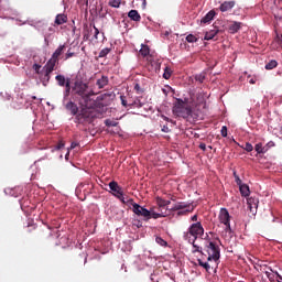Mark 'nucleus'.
<instances>
[{
	"mask_svg": "<svg viewBox=\"0 0 282 282\" xmlns=\"http://www.w3.org/2000/svg\"><path fill=\"white\" fill-rule=\"evenodd\" d=\"M55 82L57 86L64 87V97H68L69 94L73 95L78 105H80L82 110L94 109L96 107V100L93 98L96 96L93 88H89V83H85L78 77L75 78L72 86V79L66 78L65 75L55 76Z\"/></svg>",
	"mask_w": 282,
	"mask_h": 282,
	"instance_id": "obj_1",
	"label": "nucleus"
},
{
	"mask_svg": "<svg viewBox=\"0 0 282 282\" xmlns=\"http://www.w3.org/2000/svg\"><path fill=\"white\" fill-rule=\"evenodd\" d=\"M172 113L176 117L188 120L189 122H195L197 120L198 115L192 110L188 102L183 99H176L174 106L172 107Z\"/></svg>",
	"mask_w": 282,
	"mask_h": 282,
	"instance_id": "obj_2",
	"label": "nucleus"
},
{
	"mask_svg": "<svg viewBox=\"0 0 282 282\" xmlns=\"http://www.w3.org/2000/svg\"><path fill=\"white\" fill-rule=\"evenodd\" d=\"M205 248L207 249V261L204 262L202 259L196 260L198 262V265H200L203 269H205L206 272H210L212 269H215V265H213V262L218 265V261L220 258V251L219 247L215 242H208Z\"/></svg>",
	"mask_w": 282,
	"mask_h": 282,
	"instance_id": "obj_3",
	"label": "nucleus"
},
{
	"mask_svg": "<svg viewBox=\"0 0 282 282\" xmlns=\"http://www.w3.org/2000/svg\"><path fill=\"white\" fill-rule=\"evenodd\" d=\"M202 236H204V227H202V223H193L189 226L188 231L184 232L183 238L188 242H193Z\"/></svg>",
	"mask_w": 282,
	"mask_h": 282,
	"instance_id": "obj_4",
	"label": "nucleus"
},
{
	"mask_svg": "<svg viewBox=\"0 0 282 282\" xmlns=\"http://www.w3.org/2000/svg\"><path fill=\"white\" fill-rule=\"evenodd\" d=\"M219 219V224H223L225 226V232L230 234L231 227H230V213L226 208L219 209V215L217 217Z\"/></svg>",
	"mask_w": 282,
	"mask_h": 282,
	"instance_id": "obj_5",
	"label": "nucleus"
},
{
	"mask_svg": "<svg viewBox=\"0 0 282 282\" xmlns=\"http://www.w3.org/2000/svg\"><path fill=\"white\" fill-rule=\"evenodd\" d=\"M152 212L153 209L148 210L147 208L140 206V204H134V206H132V213H134L135 216L144 217L147 220H150V214Z\"/></svg>",
	"mask_w": 282,
	"mask_h": 282,
	"instance_id": "obj_6",
	"label": "nucleus"
},
{
	"mask_svg": "<svg viewBox=\"0 0 282 282\" xmlns=\"http://www.w3.org/2000/svg\"><path fill=\"white\" fill-rule=\"evenodd\" d=\"M192 204L189 203H184V202H180L174 204V206H172L171 209H167V212H177V210H187V209H192Z\"/></svg>",
	"mask_w": 282,
	"mask_h": 282,
	"instance_id": "obj_7",
	"label": "nucleus"
},
{
	"mask_svg": "<svg viewBox=\"0 0 282 282\" xmlns=\"http://www.w3.org/2000/svg\"><path fill=\"white\" fill-rule=\"evenodd\" d=\"M156 210H169L167 206L171 204V200H165L164 198L156 196Z\"/></svg>",
	"mask_w": 282,
	"mask_h": 282,
	"instance_id": "obj_8",
	"label": "nucleus"
},
{
	"mask_svg": "<svg viewBox=\"0 0 282 282\" xmlns=\"http://www.w3.org/2000/svg\"><path fill=\"white\" fill-rule=\"evenodd\" d=\"M259 200L256 197L250 196L247 198V206L250 210V213L256 214V210L258 209Z\"/></svg>",
	"mask_w": 282,
	"mask_h": 282,
	"instance_id": "obj_9",
	"label": "nucleus"
},
{
	"mask_svg": "<svg viewBox=\"0 0 282 282\" xmlns=\"http://www.w3.org/2000/svg\"><path fill=\"white\" fill-rule=\"evenodd\" d=\"M57 62H59V59H57V58L48 59L47 64H45V66H43V69H45V72L47 74H52V72H54V67H56Z\"/></svg>",
	"mask_w": 282,
	"mask_h": 282,
	"instance_id": "obj_10",
	"label": "nucleus"
},
{
	"mask_svg": "<svg viewBox=\"0 0 282 282\" xmlns=\"http://www.w3.org/2000/svg\"><path fill=\"white\" fill-rule=\"evenodd\" d=\"M139 54H141L143 58H147L148 62L152 63V54H150V48L148 45L142 44Z\"/></svg>",
	"mask_w": 282,
	"mask_h": 282,
	"instance_id": "obj_11",
	"label": "nucleus"
},
{
	"mask_svg": "<svg viewBox=\"0 0 282 282\" xmlns=\"http://www.w3.org/2000/svg\"><path fill=\"white\" fill-rule=\"evenodd\" d=\"M109 186H110V191L113 192V196L123 195L122 187H120L119 183H117L116 181H111Z\"/></svg>",
	"mask_w": 282,
	"mask_h": 282,
	"instance_id": "obj_12",
	"label": "nucleus"
},
{
	"mask_svg": "<svg viewBox=\"0 0 282 282\" xmlns=\"http://www.w3.org/2000/svg\"><path fill=\"white\" fill-rule=\"evenodd\" d=\"M159 210V213H156V212H154V210H152L151 213H150V219H159V218H163V217H167L169 216V214H167V209H158Z\"/></svg>",
	"mask_w": 282,
	"mask_h": 282,
	"instance_id": "obj_13",
	"label": "nucleus"
},
{
	"mask_svg": "<svg viewBox=\"0 0 282 282\" xmlns=\"http://www.w3.org/2000/svg\"><path fill=\"white\" fill-rule=\"evenodd\" d=\"M218 33H221V30H219L218 28H214L213 30L205 32L204 40L212 41L215 39L216 35H218Z\"/></svg>",
	"mask_w": 282,
	"mask_h": 282,
	"instance_id": "obj_14",
	"label": "nucleus"
},
{
	"mask_svg": "<svg viewBox=\"0 0 282 282\" xmlns=\"http://www.w3.org/2000/svg\"><path fill=\"white\" fill-rule=\"evenodd\" d=\"M215 17H216L215 10H210L209 12H207V14L204 15V18H202L200 23L208 24L215 19Z\"/></svg>",
	"mask_w": 282,
	"mask_h": 282,
	"instance_id": "obj_15",
	"label": "nucleus"
},
{
	"mask_svg": "<svg viewBox=\"0 0 282 282\" xmlns=\"http://www.w3.org/2000/svg\"><path fill=\"white\" fill-rule=\"evenodd\" d=\"M108 83H109L108 76L101 75V77L96 80V86L97 88L102 89L108 86Z\"/></svg>",
	"mask_w": 282,
	"mask_h": 282,
	"instance_id": "obj_16",
	"label": "nucleus"
},
{
	"mask_svg": "<svg viewBox=\"0 0 282 282\" xmlns=\"http://www.w3.org/2000/svg\"><path fill=\"white\" fill-rule=\"evenodd\" d=\"M115 197H117L118 200L121 202V204H126L127 206H132L133 207L134 204H137V203H134V200L132 198L126 197V196H123V194L115 195Z\"/></svg>",
	"mask_w": 282,
	"mask_h": 282,
	"instance_id": "obj_17",
	"label": "nucleus"
},
{
	"mask_svg": "<svg viewBox=\"0 0 282 282\" xmlns=\"http://www.w3.org/2000/svg\"><path fill=\"white\" fill-rule=\"evenodd\" d=\"M235 7V1H225L219 6V11L229 12Z\"/></svg>",
	"mask_w": 282,
	"mask_h": 282,
	"instance_id": "obj_18",
	"label": "nucleus"
},
{
	"mask_svg": "<svg viewBox=\"0 0 282 282\" xmlns=\"http://www.w3.org/2000/svg\"><path fill=\"white\" fill-rule=\"evenodd\" d=\"M65 44H61L59 47L55 48V52L52 54L51 59H59V56L65 53Z\"/></svg>",
	"mask_w": 282,
	"mask_h": 282,
	"instance_id": "obj_19",
	"label": "nucleus"
},
{
	"mask_svg": "<svg viewBox=\"0 0 282 282\" xmlns=\"http://www.w3.org/2000/svg\"><path fill=\"white\" fill-rule=\"evenodd\" d=\"M127 17H129L130 21H132V22L141 21V15L138 12V10H130L129 13L127 14Z\"/></svg>",
	"mask_w": 282,
	"mask_h": 282,
	"instance_id": "obj_20",
	"label": "nucleus"
},
{
	"mask_svg": "<svg viewBox=\"0 0 282 282\" xmlns=\"http://www.w3.org/2000/svg\"><path fill=\"white\" fill-rule=\"evenodd\" d=\"M68 22V17L66 14H57L55 15V25H63Z\"/></svg>",
	"mask_w": 282,
	"mask_h": 282,
	"instance_id": "obj_21",
	"label": "nucleus"
},
{
	"mask_svg": "<svg viewBox=\"0 0 282 282\" xmlns=\"http://www.w3.org/2000/svg\"><path fill=\"white\" fill-rule=\"evenodd\" d=\"M241 25H242V23H240V22H234V23L229 24V26H228L229 33H231V34L238 33Z\"/></svg>",
	"mask_w": 282,
	"mask_h": 282,
	"instance_id": "obj_22",
	"label": "nucleus"
},
{
	"mask_svg": "<svg viewBox=\"0 0 282 282\" xmlns=\"http://www.w3.org/2000/svg\"><path fill=\"white\" fill-rule=\"evenodd\" d=\"M66 109L72 112L73 116L78 113V107L74 101L66 104Z\"/></svg>",
	"mask_w": 282,
	"mask_h": 282,
	"instance_id": "obj_23",
	"label": "nucleus"
},
{
	"mask_svg": "<svg viewBox=\"0 0 282 282\" xmlns=\"http://www.w3.org/2000/svg\"><path fill=\"white\" fill-rule=\"evenodd\" d=\"M239 191H240V195H242V197H249V195L251 194V191L249 189L248 185H239Z\"/></svg>",
	"mask_w": 282,
	"mask_h": 282,
	"instance_id": "obj_24",
	"label": "nucleus"
},
{
	"mask_svg": "<svg viewBox=\"0 0 282 282\" xmlns=\"http://www.w3.org/2000/svg\"><path fill=\"white\" fill-rule=\"evenodd\" d=\"M196 107H198V109H206V99H204V96H198Z\"/></svg>",
	"mask_w": 282,
	"mask_h": 282,
	"instance_id": "obj_25",
	"label": "nucleus"
},
{
	"mask_svg": "<svg viewBox=\"0 0 282 282\" xmlns=\"http://www.w3.org/2000/svg\"><path fill=\"white\" fill-rule=\"evenodd\" d=\"M253 150L256 151V153L258 154H264L267 153V149L263 148V143H257L253 148Z\"/></svg>",
	"mask_w": 282,
	"mask_h": 282,
	"instance_id": "obj_26",
	"label": "nucleus"
},
{
	"mask_svg": "<svg viewBox=\"0 0 282 282\" xmlns=\"http://www.w3.org/2000/svg\"><path fill=\"white\" fill-rule=\"evenodd\" d=\"M87 119L88 117L84 112H82L80 115H76V122H78V124H83L87 121Z\"/></svg>",
	"mask_w": 282,
	"mask_h": 282,
	"instance_id": "obj_27",
	"label": "nucleus"
},
{
	"mask_svg": "<svg viewBox=\"0 0 282 282\" xmlns=\"http://www.w3.org/2000/svg\"><path fill=\"white\" fill-rule=\"evenodd\" d=\"M278 63L275 59H271L270 62H268V64L264 66V69L267 70H272L276 67Z\"/></svg>",
	"mask_w": 282,
	"mask_h": 282,
	"instance_id": "obj_28",
	"label": "nucleus"
},
{
	"mask_svg": "<svg viewBox=\"0 0 282 282\" xmlns=\"http://www.w3.org/2000/svg\"><path fill=\"white\" fill-rule=\"evenodd\" d=\"M173 74V70H171L170 67L163 68V78L165 80H169L171 78V75Z\"/></svg>",
	"mask_w": 282,
	"mask_h": 282,
	"instance_id": "obj_29",
	"label": "nucleus"
},
{
	"mask_svg": "<svg viewBox=\"0 0 282 282\" xmlns=\"http://www.w3.org/2000/svg\"><path fill=\"white\" fill-rule=\"evenodd\" d=\"M51 74L52 73L45 72V74L43 75L42 84L44 87L47 86L48 82L51 80Z\"/></svg>",
	"mask_w": 282,
	"mask_h": 282,
	"instance_id": "obj_30",
	"label": "nucleus"
},
{
	"mask_svg": "<svg viewBox=\"0 0 282 282\" xmlns=\"http://www.w3.org/2000/svg\"><path fill=\"white\" fill-rule=\"evenodd\" d=\"M121 3H122V0H110L108 4L113 9H119Z\"/></svg>",
	"mask_w": 282,
	"mask_h": 282,
	"instance_id": "obj_31",
	"label": "nucleus"
},
{
	"mask_svg": "<svg viewBox=\"0 0 282 282\" xmlns=\"http://www.w3.org/2000/svg\"><path fill=\"white\" fill-rule=\"evenodd\" d=\"M111 50L106 47V48H102L101 52H99V58H105L107 57L108 54H110Z\"/></svg>",
	"mask_w": 282,
	"mask_h": 282,
	"instance_id": "obj_32",
	"label": "nucleus"
},
{
	"mask_svg": "<svg viewBox=\"0 0 282 282\" xmlns=\"http://www.w3.org/2000/svg\"><path fill=\"white\" fill-rule=\"evenodd\" d=\"M105 124H106V127H117V126H119V122L118 121H113L111 119H106L105 120Z\"/></svg>",
	"mask_w": 282,
	"mask_h": 282,
	"instance_id": "obj_33",
	"label": "nucleus"
},
{
	"mask_svg": "<svg viewBox=\"0 0 282 282\" xmlns=\"http://www.w3.org/2000/svg\"><path fill=\"white\" fill-rule=\"evenodd\" d=\"M188 243H192V246H193V248L195 249V250H192V253H202V254H204L203 252H202V249H200V247L199 246H197V245H195V240L194 241H192V242H188Z\"/></svg>",
	"mask_w": 282,
	"mask_h": 282,
	"instance_id": "obj_34",
	"label": "nucleus"
},
{
	"mask_svg": "<svg viewBox=\"0 0 282 282\" xmlns=\"http://www.w3.org/2000/svg\"><path fill=\"white\" fill-rule=\"evenodd\" d=\"M154 241H155L156 243H159V246L167 247V242H166L163 238H161V237H156V238L154 239Z\"/></svg>",
	"mask_w": 282,
	"mask_h": 282,
	"instance_id": "obj_35",
	"label": "nucleus"
},
{
	"mask_svg": "<svg viewBox=\"0 0 282 282\" xmlns=\"http://www.w3.org/2000/svg\"><path fill=\"white\" fill-rule=\"evenodd\" d=\"M197 41H198V39L193 34H189L186 36V42H188V43H197Z\"/></svg>",
	"mask_w": 282,
	"mask_h": 282,
	"instance_id": "obj_36",
	"label": "nucleus"
},
{
	"mask_svg": "<svg viewBox=\"0 0 282 282\" xmlns=\"http://www.w3.org/2000/svg\"><path fill=\"white\" fill-rule=\"evenodd\" d=\"M274 17L275 20L282 21V8L275 10Z\"/></svg>",
	"mask_w": 282,
	"mask_h": 282,
	"instance_id": "obj_37",
	"label": "nucleus"
},
{
	"mask_svg": "<svg viewBox=\"0 0 282 282\" xmlns=\"http://www.w3.org/2000/svg\"><path fill=\"white\" fill-rule=\"evenodd\" d=\"M195 80L203 84L204 80H206V75H204V74L196 75Z\"/></svg>",
	"mask_w": 282,
	"mask_h": 282,
	"instance_id": "obj_38",
	"label": "nucleus"
},
{
	"mask_svg": "<svg viewBox=\"0 0 282 282\" xmlns=\"http://www.w3.org/2000/svg\"><path fill=\"white\" fill-rule=\"evenodd\" d=\"M253 149L254 148L252 147V144L250 142H247L246 145L243 147V150H246L247 153H251Z\"/></svg>",
	"mask_w": 282,
	"mask_h": 282,
	"instance_id": "obj_39",
	"label": "nucleus"
},
{
	"mask_svg": "<svg viewBox=\"0 0 282 282\" xmlns=\"http://www.w3.org/2000/svg\"><path fill=\"white\" fill-rule=\"evenodd\" d=\"M75 56V52L68 50V52H66L64 61L73 58Z\"/></svg>",
	"mask_w": 282,
	"mask_h": 282,
	"instance_id": "obj_40",
	"label": "nucleus"
},
{
	"mask_svg": "<svg viewBox=\"0 0 282 282\" xmlns=\"http://www.w3.org/2000/svg\"><path fill=\"white\" fill-rule=\"evenodd\" d=\"M192 212H193V207L192 209H184V210L177 212V216H185Z\"/></svg>",
	"mask_w": 282,
	"mask_h": 282,
	"instance_id": "obj_41",
	"label": "nucleus"
},
{
	"mask_svg": "<svg viewBox=\"0 0 282 282\" xmlns=\"http://www.w3.org/2000/svg\"><path fill=\"white\" fill-rule=\"evenodd\" d=\"M235 183H236L238 186L248 185V184H243V183H242V180H240V177L237 176V174H235Z\"/></svg>",
	"mask_w": 282,
	"mask_h": 282,
	"instance_id": "obj_42",
	"label": "nucleus"
},
{
	"mask_svg": "<svg viewBox=\"0 0 282 282\" xmlns=\"http://www.w3.org/2000/svg\"><path fill=\"white\" fill-rule=\"evenodd\" d=\"M228 135V129L226 128V126L221 127V137L226 138Z\"/></svg>",
	"mask_w": 282,
	"mask_h": 282,
	"instance_id": "obj_43",
	"label": "nucleus"
},
{
	"mask_svg": "<svg viewBox=\"0 0 282 282\" xmlns=\"http://www.w3.org/2000/svg\"><path fill=\"white\" fill-rule=\"evenodd\" d=\"M41 67H42V66L39 65V64H33V70H35L36 74H40Z\"/></svg>",
	"mask_w": 282,
	"mask_h": 282,
	"instance_id": "obj_44",
	"label": "nucleus"
},
{
	"mask_svg": "<svg viewBox=\"0 0 282 282\" xmlns=\"http://www.w3.org/2000/svg\"><path fill=\"white\" fill-rule=\"evenodd\" d=\"M121 106L127 107V99L126 96H120Z\"/></svg>",
	"mask_w": 282,
	"mask_h": 282,
	"instance_id": "obj_45",
	"label": "nucleus"
},
{
	"mask_svg": "<svg viewBox=\"0 0 282 282\" xmlns=\"http://www.w3.org/2000/svg\"><path fill=\"white\" fill-rule=\"evenodd\" d=\"M276 43H279L280 46H282V35L276 34Z\"/></svg>",
	"mask_w": 282,
	"mask_h": 282,
	"instance_id": "obj_46",
	"label": "nucleus"
},
{
	"mask_svg": "<svg viewBox=\"0 0 282 282\" xmlns=\"http://www.w3.org/2000/svg\"><path fill=\"white\" fill-rule=\"evenodd\" d=\"M134 90L138 91V94H141L143 90H141L140 84L134 85Z\"/></svg>",
	"mask_w": 282,
	"mask_h": 282,
	"instance_id": "obj_47",
	"label": "nucleus"
},
{
	"mask_svg": "<svg viewBox=\"0 0 282 282\" xmlns=\"http://www.w3.org/2000/svg\"><path fill=\"white\" fill-rule=\"evenodd\" d=\"M130 106L141 107L140 99H135L134 104H130Z\"/></svg>",
	"mask_w": 282,
	"mask_h": 282,
	"instance_id": "obj_48",
	"label": "nucleus"
},
{
	"mask_svg": "<svg viewBox=\"0 0 282 282\" xmlns=\"http://www.w3.org/2000/svg\"><path fill=\"white\" fill-rule=\"evenodd\" d=\"M98 35H99V30L98 28L94 26V36L98 39Z\"/></svg>",
	"mask_w": 282,
	"mask_h": 282,
	"instance_id": "obj_49",
	"label": "nucleus"
},
{
	"mask_svg": "<svg viewBox=\"0 0 282 282\" xmlns=\"http://www.w3.org/2000/svg\"><path fill=\"white\" fill-rule=\"evenodd\" d=\"M162 132L163 133H169L170 132L169 127L167 126H163Z\"/></svg>",
	"mask_w": 282,
	"mask_h": 282,
	"instance_id": "obj_50",
	"label": "nucleus"
},
{
	"mask_svg": "<svg viewBox=\"0 0 282 282\" xmlns=\"http://www.w3.org/2000/svg\"><path fill=\"white\" fill-rule=\"evenodd\" d=\"M265 274H267V278L270 279V281L273 280V274L271 272L267 271Z\"/></svg>",
	"mask_w": 282,
	"mask_h": 282,
	"instance_id": "obj_51",
	"label": "nucleus"
},
{
	"mask_svg": "<svg viewBox=\"0 0 282 282\" xmlns=\"http://www.w3.org/2000/svg\"><path fill=\"white\" fill-rule=\"evenodd\" d=\"M198 148H199L202 151H206V143H200V145H198Z\"/></svg>",
	"mask_w": 282,
	"mask_h": 282,
	"instance_id": "obj_52",
	"label": "nucleus"
},
{
	"mask_svg": "<svg viewBox=\"0 0 282 282\" xmlns=\"http://www.w3.org/2000/svg\"><path fill=\"white\" fill-rule=\"evenodd\" d=\"M65 148V143L64 142H59V144H57V150H61Z\"/></svg>",
	"mask_w": 282,
	"mask_h": 282,
	"instance_id": "obj_53",
	"label": "nucleus"
},
{
	"mask_svg": "<svg viewBox=\"0 0 282 282\" xmlns=\"http://www.w3.org/2000/svg\"><path fill=\"white\" fill-rule=\"evenodd\" d=\"M78 147V143L77 142H72V145L69 147V149L74 150L75 148Z\"/></svg>",
	"mask_w": 282,
	"mask_h": 282,
	"instance_id": "obj_54",
	"label": "nucleus"
},
{
	"mask_svg": "<svg viewBox=\"0 0 282 282\" xmlns=\"http://www.w3.org/2000/svg\"><path fill=\"white\" fill-rule=\"evenodd\" d=\"M191 219H192V221H193V223H196V221H197V219H198V216H197V215L192 216V218H191Z\"/></svg>",
	"mask_w": 282,
	"mask_h": 282,
	"instance_id": "obj_55",
	"label": "nucleus"
},
{
	"mask_svg": "<svg viewBox=\"0 0 282 282\" xmlns=\"http://www.w3.org/2000/svg\"><path fill=\"white\" fill-rule=\"evenodd\" d=\"M282 0H274L273 3H275V6L281 4Z\"/></svg>",
	"mask_w": 282,
	"mask_h": 282,
	"instance_id": "obj_56",
	"label": "nucleus"
},
{
	"mask_svg": "<svg viewBox=\"0 0 282 282\" xmlns=\"http://www.w3.org/2000/svg\"><path fill=\"white\" fill-rule=\"evenodd\" d=\"M143 2L142 8L147 9V0H141Z\"/></svg>",
	"mask_w": 282,
	"mask_h": 282,
	"instance_id": "obj_57",
	"label": "nucleus"
},
{
	"mask_svg": "<svg viewBox=\"0 0 282 282\" xmlns=\"http://www.w3.org/2000/svg\"><path fill=\"white\" fill-rule=\"evenodd\" d=\"M249 84H250V85H256V79H254V78L250 79V80H249Z\"/></svg>",
	"mask_w": 282,
	"mask_h": 282,
	"instance_id": "obj_58",
	"label": "nucleus"
},
{
	"mask_svg": "<svg viewBox=\"0 0 282 282\" xmlns=\"http://www.w3.org/2000/svg\"><path fill=\"white\" fill-rule=\"evenodd\" d=\"M279 280L276 282H282V275L276 276Z\"/></svg>",
	"mask_w": 282,
	"mask_h": 282,
	"instance_id": "obj_59",
	"label": "nucleus"
},
{
	"mask_svg": "<svg viewBox=\"0 0 282 282\" xmlns=\"http://www.w3.org/2000/svg\"><path fill=\"white\" fill-rule=\"evenodd\" d=\"M162 119L169 122V118L166 116H162Z\"/></svg>",
	"mask_w": 282,
	"mask_h": 282,
	"instance_id": "obj_60",
	"label": "nucleus"
},
{
	"mask_svg": "<svg viewBox=\"0 0 282 282\" xmlns=\"http://www.w3.org/2000/svg\"><path fill=\"white\" fill-rule=\"evenodd\" d=\"M274 273H275L276 278L281 276V274H279V272L275 271Z\"/></svg>",
	"mask_w": 282,
	"mask_h": 282,
	"instance_id": "obj_61",
	"label": "nucleus"
},
{
	"mask_svg": "<svg viewBox=\"0 0 282 282\" xmlns=\"http://www.w3.org/2000/svg\"><path fill=\"white\" fill-rule=\"evenodd\" d=\"M31 99L36 100V97H35V96H33V97H31Z\"/></svg>",
	"mask_w": 282,
	"mask_h": 282,
	"instance_id": "obj_62",
	"label": "nucleus"
},
{
	"mask_svg": "<svg viewBox=\"0 0 282 282\" xmlns=\"http://www.w3.org/2000/svg\"><path fill=\"white\" fill-rule=\"evenodd\" d=\"M156 67H160V64H156Z\"/></svg>",
	"mask_w": 282,
	"mask_h": 282,
	"instance_id": "obj_63",
	"label": "nucleus"
}]
</instances>
